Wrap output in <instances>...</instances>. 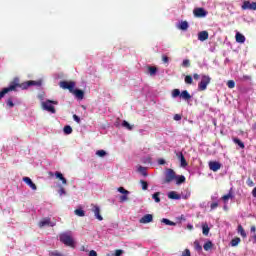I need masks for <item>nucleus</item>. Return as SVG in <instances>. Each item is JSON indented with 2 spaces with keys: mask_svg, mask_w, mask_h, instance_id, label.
I'll list each match as a JSON object with an SVG mask.
<instances>
[{
  "mask_svg": "<svg viewBox=\"0 0 256 256\" xmlns=\"http://www.w3.org/2000/svg\"><path fill=\"white\" fill-rule=\"evenodd\" d=\"M41 87V81L29 80L23 83L19 82V78H14L12 82H10L9 87H14L12 91H17V88L20 89H29V87Z\"/></svg>",
  "mask_w": 256,
  "mask_h": 256,
  "instance_id": "nucleus-1",
  "label": "nucleus"
},
{
  "mask_svg": "<svg viewBox=\"0 0 256 256\" xmlns=\"http://www.w3.org/2000/svg\"><path fill=\"white\" fill-rule=\"evenodd\" d=\"M41 105H42V109L44 111H48V113L55 114V113H57V111L55 110V106H53V105H59V102L55 101V100H46V101L42 102Z\"/></svg>",
  "mask_w": 256,
  "mask_h": 256,
  "instance_id": "nucleus-2",
  "label": "nucleus"
},
{
  "mask_svg": "<svg viewBox=\"0 0 256 256\" xmlns=\"http://www.w3.org/2000/svg\"><path fill=\"white\" fill-rule=\"evenodd\" d=\"M60 241L66 245V247H75V241H73V238L69 234H61Z\"/></svg>",
  "mask_w": 256,
  "mask_h": 256,
  "instance_id": "nucleus-3",
  "label": "nucleus"
},
{
  "mask_svg": "<svg viewBox=\"0 0 256 256\" xmlns=\"http://www.w3.org/2000/svg\"><path fill=\"white\" fill-rule=\"evenodd\" d=\"M209 83H211V77L207 75H202L201 81L198 83V91H205Z\"/></svg>",
  "mask_w": 256,
  "mask_h": 256,
  "instance_id": "nucleus-4",
  "label": "nucleus"
},
{
  "mask_svg": "<svg viewBox=\"0 0 256 256\" xmlns=\"http://www.w3.org/2000/svg\"><path fill=\"white\" fill-rule=\"evenodd\" d=\"M193 14H194V17H196L197 19H205V17L209 15V12L205 10V8L199 7L193 10Z\"/></svg>",
  "mask_w": 256,
  "mask_h": 256,
  "instance_id": "nucleus-5",
  "label": "nucleus"
},
{
  "mask_svg": "<svg viewBox=\"0 0 256 256\" xmlns=\"http://www.w3.org/2000/svg\"><path fill=\"white\" fill-rule=\"evenodd\" d=\"M176 176L177 175L175 174V170L168 168L166 170L164 183H171V181H174V179H176Z\"/></svg>",
  "mask_w": 256,
  "mask_h": 256,
  "instance_id": "nucleus-6",
  "label": "nucleus"
},
{
  "mask_svg": "<svg viewBox=\"0 0 256 256\" xmlns=\"http://www.w3.org/2000/svg\"><path fill=\"white\" fill-rule=\"evenodd\" d=\"M60 87L62 89H68V91L70 93H73V91L75 90V82L73 81H70V82H67V81H61L60 82Z\"/></svg>",
  "mask_w": 256,
  "mask_h": 256,
  "instance_id": "nucleus-7",
  "label": "nucleus"
},
{
  "mask_svg": "<svg viewBox=\"0 0 256 256\" xmlns=\"http://www.w3.org/2000/svg\"><path fill=\"white\" fill-rule=\"evenodd\" d=\"M242 10L243 11H256V2H250L245 0L242 4Z\"/></svg>",
  "mask_w": 256,
  "mask_h": 256,
  "instance_id": "nucleus-8",
  "label": "nucleus"
},
{
  "mask_svg": "<svg viewBox=\"0 0 256 256\" xmlns=\"http://www.w3.org/2000/svg\"><path fill=\"white\" fill-rule=\"evenodd\" d=\"M38 225H39L40 229H42V227H47V226L55 227L56 223L51 222V218L47 217V218L42 219Z\"/></svg>",
  "mask_w": 256,
  "mask_h": 256,
  "instance_id": "nucleus-9",
  "label": "nucleus"
},
{
  "mask_svg": "<svg viewBox=\"0 0 256 256\" xmlns=\"http://www.w3.org/2000/svg\"><path fill=\"white\" fill-rule=\"evenodd\" d=\"M91 207V211L94 213L96 219H98V221H103V216H101V208L95 204H92Z\"/></svg>",
  "mask_w": 256,
  "mask_h": 256,
  "instance_id": "nucleus-10",
  "label": "nucleus"
},
{
  "mask_svg": "<svg viewBox=\"0 0 256 256\" xmlns=\"http://www.w3.org/2000/svg\"><path fill=\"white\" fill-rule=\"evenodd\" d=\"M208 165H209L210 171L217 172V171H219V169H221V163H219L217 161H210L208 163Z\"/></svg>",
  "mask_w": 256,
  "mask_h": 256,
  "instance_id": "nucleus-11",
  "label": "nucleus"
},
{
  "mask_svg": "<svg viewBox=\"0 0 256 256\" xmlns=\"http://www.w3.org/2000/svg\"><path fill=\"white\" fill-rule=\"evenodd\" d=\"M23 181H24V183H26V185H29V187L31 188L32 191H37V185L35 183H33V180H31V178L24 177Z\"/></svg>",
  "mask_w": 256,
  "mask_h": 256,
  "instance_id": "nucleus-12",
  "label": "nucleus"
},
{
  "mask_svg": "<svg viewBox=\"0 0 256 256\" xmlns=\"http://www.w3.org/2000/svg\"><path fill=\"white\" fill-rule=\"evenodd\" d=\"M176 156L180 160L181 167H187V160H185V156L183 155V152H177Z\"/></svg>",
  "mask_w": 256,
  "mask_h": 256,
  "instance_id": "nucleus-13",
  "label": "nucleus"
},
{
  "mask_svg": "<svg viewBox=\"0 0 256 256\" xmlns=\"http://www.w3.org/2000/svg\"><path fill=\"white\" fill-rule=\"evenodd\" d=\"M15 89V86H8L6 88H3L2 91H0V99H3L7 93H10V91H13Z\"/></svg>",
  "mask_w": 256,
  "mask_h": 256,
  "instance_id": "nucleus-14",
  "label": "nucleus"
},
{
  "mask_svg": "<svg viewBox=\"0 0 256 256\" xmlns=\"http://www.w3.org/2000/svg\"><path fill=\"white\" fill-rule=\"evenodd\" d=\"M153 222V216L151 214H146L140 219V223L147 224Z\"/></svg>",
  "mask_w": 256,
  "mask_h": 256,
  "instance_id": "nucleus-15",
  "label": "nucleus"
},
{
  "mask_svg": "<svg viewBox=\"0 0 256 256\" xmlns=\"http://www.w3.org/2000/svg\"><path fill=\"white\" fill-rule=\"evenodd\" d=\"M209 39V32L201 31L198 33V40L199 41H207Z\"/></svg>",
  "mask_w": 256,
  "mask_h": 256,
  "instance_id": "nucleus-16",
  "label": "nucleus"
},
{
  "mask_svg": "<svg viewBox=\"0 0 256 256\" xmlns=\"http://www.w3.org/2000/svg\"><path fill=\"white\" fill-rule=\"evenodd\" d=\"M72 94L75 95L77 99H83V97H85V92L80 89H74V91H72Z\"/></svg>",
  "mask_w": 256,
  "mask_h": 256,
  "instance_id": "nucleus-17",
  "label": "nucleus"
},
{
  "mask_svg": "<svg viewBox=\"0 0 256 256\" xmlns=\"http://www.w3.org/2000/svg\"><path fill=\"white\" fill-rule=\"evenodd\" d=\"M180 99H183L184 101H189L191 99V94L187 90H183L180 93Z\"/></svg>",
  "mask_w": 256,
  "mask_h": 256,
  "instance_id": "nucleus-18",
  "label": "nucleus"
},
{
  "mask_svg": "<svg viewBox=\"0 0 256 256\" xmlns=\"http://www.w3.org/2000/svg\"><path fill=\"white\" fill-rule=\"evenodd\" d=\"M237 233L239 235H241V237H243V239H245L247 237V232H245V229L243 228V226L241 224H239L237 227Z\"/></svg>",
  "mask_w": 256,
  "mask_h": 256,
  "instance_id": "nucleus-19",
  "label": "nucleus"
},
{
  "mask_svg": "<svg viewBox=\"0 0 256 256\" xmlns=\"http://www.w3.org/2000/svg\"><path fill=\"white\" fill-rule=\"evenodd\" d=\"M55 177L59 179L63 185H67V179H65L61 172H55Z\"/></svg>",
  "mask_w": 256,
  "mask_h": 256,
  "instance_id": "nucleus-20",
  "label": "nucleus"
},
{
  "mask_svg": "<svg viewBox=\"0 0 256 256\" xmlns=\"http://www.w3.org/2000/svg\"><path fill=\"white\" fill-rule=\"evenodd\" d=\"M204 251H211L213 249V242L211 240H208L204 245H203Z\"/></svg>",
  "mask_w": 256,
  "mask_h": 256,
  "instance_id": "nucleus-21",
  "label": "nucleus"
},
{
  "mask_svg": "<svg viewBox=\"0 0 256 256\" xmlns=\"http://www.w3.org/2000/svg\"><path fill=\"white\" fill-rule=\"evenodd\" d=\"M235 37L237 43H245V36L243 34L237 32Z\"/></svg>",
  "mask_w": 256,
  "mask_h": 256,
  "instance_id": "nucleus-22",
  "label": "nucleus"
},
{
  "mask_svg": "<svg viewBox=\"0 0 256 256\" xmlns=\"http://www.w3.org/2000/svg\"><path fill=\"white\" fill-rule=\"evenodd\" d=\"M178 28L181 29V31H187L189 23H187V21H183L179 24Z\"/></svg>",
  "mask_w": 256,
  "mask_h": 256,
  "instance_id": "nucleus-23",
  "label": "nucleus"
},
{
  "mask_svg": "<svg viewBox=\"0 0 256 256\" xmlns=\"http://www.w3.org/2000/svg\"><path fill=\"white\" fill-rule=\"evenodd\" d=\"M233 142L240 147V149H245V143L239 138H233Z\"/></svg>",
  "mask_w": 256,
  "mask_h": 256,
  "instance_id": "nucleus-24",
  "label": "nucleus"
},
{
  "mask_svg": "<svg viewBox=\"0 0 256 256\" xmlns=\"http://www.w3.org/2000/svg\"><path fill=\"white\" fill-rule=\"evenodd\" d=\"M239 243H241V238H239V237L233 238L230 242L231 247H237V245H239Z\"/></svg>",
  "mask_w": 256,
  "mask_h": 256,
  "instance_id": "nucleus-25",
  "label": "nucleus"
},
{
  "mask_svg": "<svg viewBox=\"0 0 256 256\" xmlns=\"http://www.w3.org/2000/svg\"><path fill=\"white\" fill-rule=\"evenodd\" d=\"M122 127H125V129H128V131H133V125L129 124L127 120H124L122 122Z\"/></svg>",
  "mask_w": 256,
  "mask_h": 256,
  "instance_id": "nucleus-26",
  "label": "nucleus"
},
{
  "mask_svg": "<svg viewBox=\"0 0 256 256\" xmlns=\"http://www.w3.org/2000/svg\"><path fill=\"white\" fill-rule=\"evenodd\" d=\"M194 248L198 253H202V251H203V246H201V244H199V241L194 242Z\"/></svg>",
  "mask_w": 256,
  "mask_h": 256,
  "instance_id": "nucleus-27",
  "label": "nucleus"
},
{
  "mask_svg": "<svg viewBox=\"0 0 256 256\" xmlns=\"http://www.w3.org/2000/svg\"><path fill=\"white\" fill-rule=\"evenodd\" d=\"M168 198L169 199H181V196H179V194H177L175 191H172L168 194Z\"/></svg>",
  "mask_w": 256,
  "mask_h": 256,
  "instance_id": "nucleus-28",
  "label": "nucleus"
},
{
  "mask_svg": "<svg viewBox=\"0 0 256 256\" xmlns=\"http://www.w3.org/2000/svg\"><path fill=\"white\" fill-rule=\"evenodd\" d=\"M161 195L160 192H155L152 195V198L154 199L155 203H161V198L159 197Z\"/></svg>",
  "mask_w": 256,
  "mask_h": 256,
  "instance_id": "nucleus-29",
  "label": "nucleus"
},
{
  "mask_svg": "<svg viewBox=\"0 0 256 256\" xmlns=\"http://www.w3.org/2000/svg\"><path fill=\"white\" fill-rule=\"evenodd\" d=\"M74 214L77 215V217H85V210L83 209H76L74 211Z\"/></svg>",
  "mask_w": 256,
  "mask_h": 256,
  "instance_id": "nucleus-30",
  "label": "nucleus"
},
{
  "mask_svg": "<svg viewBox=\"0 0 256 256\" xmlns=\"http://www.w3.org/2000/svg\"><path fill=\"white\" fill-rule=\"evenodd\" d=\"M149 75L153 77V75H157V67L149 66L148 67Z\"/></svg>",
  "mask_w": 256,
  "mask_h": 256,
  "instance_id": "nucleus-31",
  "label": "nucleus"
},
{
  "mask_svg": "<svg viewBox=\"0 0 256 256\" xmlns=\"http://www.w3.org/2000/svg\"><path fill=\"white\" fill-rule=\"evenodd\" d=\"M65 135H71V133H73V128H71V126L69 125H66L64 126V129H63Z\"/></svg>",
  "mask_w": 256,
  "mask_h": 256,
  "instance_id": "nucleus-32",
  "label": "nucleus"
},
{
  "mask_svg": "<svg viewBox=\"0 0 256 256\" xmlns=\"http://www.w3.org/2000/svg\"><path fill=\"white\" fill-rule=\"evenodd\" d=\"M176 184L177 185H181V183H185V176L181 175V176H176Z\"/></svg>",
  "mask_w": 256,
  "mask_h": 256,
  "instance_id": "nucleus-33",
  "label": "nucleus"
},
{
  "mask_svg": "<svg viewBox=\"0 0 256 256\" xmlns=\"http://www.w3.org/2000/svg\"><path fill=\"white\" fill-rule=\"evenodd\" d=\"M138 172L141 173V175H143L144 177H147V168H145L143 166H139Z\"/></svg>",
  "mask_w": 256,
  "mask_h": 256,
  "instance_id": "nucleus-34",
  "label": "nucleus"
},
{
  "mask_svg": "<svg viewBox=\"0 0 256 256\" xmlns=\"http://www.w3.org/2000/svg\"><path fill=\"white\" fill-rule=\"evenodd\" d=\"M161 223H164L165 225L175 226V222H173V221H171V220H169L167 218H163L161 220Z\"/></svg>",
  "mask_w": 256,
  "mask_h": 256,
  "instance_id": "nucleus-35",
  "label": "nucleus"
},
{
  "mask_svg": "<svg viewBox=\"0 0 256 256\" xmlns=\"http://www.w3.org/2000/svg\"><path fill=\"white\" fill-rule=\"evenodd\" d=\"M209 225H207V224H204L203 226H202V233H203V235H205V236H207V235H209Z\"/></svg>",
  "mask_w": 256,
  "mask_h": 256,
  "instance_id": "nucleus-36",
  "label": "nucleus"
},
{
  "mask_svg": "<svg viewBox=\"0 0 256 256\" xmlns=\"http://www.w3.org/2000/svg\"><path fill=\"white\" fill-rule=\"evenodd\" d=\"M172 97H173V98L181 97V90H179V89H174V90L172 91Z\"/></svg>",
  "mask_w": 256,
  "mask_h": 256,
  "instance_id": "nucleus-37",
  "label": "nucleus"
},
{
  "mask_svg": "<svg viewBox=\"0 0 256 256\" xmlns=\"http://www.w3.org/2000/svg\"><path fill=\"white\" fill-rule=\"evenodd\" d=\"M229 199H233V194L231 192H229L228 194L222 196V201H229Z\"/></svg>",
  "mask_w": 256,
  "mask_h": 256,
  "instance_id": "nucleus-38",
  "label": "nucleus"
},
{
  "mask_svg": "<svg viewBox=\"0 0 256 256\" xmlns=\"http://www.w3.org/2000/svg\"><path fill=\"white\" fill-rule=\"evenodd\" d=\"M140 183H141V185H142L143 191H147V189H149V184L147 183V181H145V180H140Z\"/></svg>",
  "mask_w": 256,
  "mask_h": 256,
  "instance_id": "nucleus-39",
  "label": "nucleus"
},
{
  "mask_svg": "<svg viewBox=\"0 0 256 256\" xmlns=\"http://www.w3.org/2000/svg\"><path fill=\"white\" fill-rule=\"evenodd\" d=\"M118 192L122 193V195H129V190H126L124 187H119Z\"/></svg>",
  "mask_w": 256,
  "mask_h": 256,
  "instance_id": "nucleus-40",
  "label": "nucleus"
},
{
  "mask_svg": "<svg viewBox=\"0 0 256 256\" xmlns=\"http://www.w3.org/2000/svg\"><path fill=\"white\" fill-rule=\"evenodd\" d=\"M96 155L98 157H105V155H107V152L105 150H98L96 151Z\"/></svg>",
  "mask_w": 256,
  "mask_h": 256,
  "instance_id": "nucleus-41",
  "label": "nucleus"
},
{
  "mask_svg": "<svg viewBox=\"0 0 256 256\" xmlns=\"http://www.w3.org/2000/svg\"><path fill=\"white\" fill-rule=\"evenodd\" d=\"M246 184L248 187H255V182H253V179H251V177L247 179Z\"/></svg>",
  "mask_w": 256,
  "mask_h": 256,
  "instance_id": "nucleus-42",
  "label": "nucleus"
},
{
  "mask_svg": "<svg viewBox=\"0 0 256 256\" xmlns=\"http://www.w3.org/2000/svg\"><path fill=\"white\" fill-rule=\"evenodd\" d=\"M227 87H228L229 89H235V81L229 80V81L227 82Z\"/></svg>",
  "mask_w": 256,
  "mask_h": 256,
  "instance_id": "nucleus-43",
  "label": "nucleus"
},
{
  "mask_svg": "<svg viewBox=\"0 0 256 256\" xmlns=\"http://www.w3.org/2000/svg\"><path fill=\"white\" fill-rule=\"evenodd\" d=\"M185 83H187L188 85H191V83H193V77H191V75L186 76Z\"/></svg>",
  "mask_w": 256,
  "mask_h": 256,
  "instance_id": "nucleus-44",
  "label": "nucleus"
},
{
  "mask_svg": "<svg viewBox=\"0 0 256 256\" xmlns=\"http://www.w3.org/2000/svg\"><path fill=\"white\" fill-rule=\"evenodd\" d=\"M127 195L128 194H124L120 196V203H125V201H129V197Z\"/></svg>",
  "mask_w": 256,
  "mask_h": 256,
  "instance_id": "nucleus-45",
  "label": "nucleus"
},
{
  "mask_svg": "<svg viewBox=\"0 0 256 256\" xmlns=\"http://www.w3.org/2000/svg\"><path fill=\"white\" fill-rule=\"evenodd\" d=\"M50 256H65L63 254H61V252L55 250L49 253Z\"/></svg>",
  "mask_w": 256,
  "mask_h": 256,
  "instance_id": "nucleus-46",
  "label": "nucleus"
},
{
  "mask_svg": "<svg viewBox=\"0 0 256 256\" xmlns=\"http://www.w3.org/2000/svg\"><path fill=\"white\" fill-rule=\"evenodd\" d=\"M240 79L241 81H251L252 77L249 75H243Z\"/></svg>",
  "mask_w": 256,
  "mask_h": 256,
  "instance_id": "nucleus-47",
  "label": "nucleus"
},
{
  "mask_svg": "<svg viewBox=\"0 0 256 256\" xmlns=\"http://www.w3.org/2000/svg\"><path fill=\"white\" fill-rule=\"evenodd\" d=\"M217 207H219V203L217 202H213L211 205H210V209L213 211L215 209H217Z\"/></svg>",
  "mask_w": 256,
  "mask_h": 256,
  "instance_id": "nucleus-48",
  "label": "nucleus"
},
{
  "mask_svg": "<svg viewBox=\"0 0 256 256\" xmlns=\"http://www.w3.org/2000/svg\"><path fill=\"white\" fill-rule=\"evenodd\" d=\"M181 256H191V250L185 249V251L182 252Z\"/></svg>",
  "mask_w": 256,
  "mask_h": 256,
  "instance_id": "nucleus-49",
  "label": "nucleus"
},
{
  "mask_svg": "<svg viewBox=\"0 0 256 256\" xmlns=\"http://www.w3.org/2000/svg\"><path fill=\"white\" fill-rule=\"evenodd\" d=\"M181 119H182L181 114H175L174 115V121H181Z\"/></svg>",
  "mask_w": 256,
  "mask_h": 256,
  "instance_id": "nucleus-50",
  "label": "nucleus"
},
{
  "mask_svg": "<svg viewBox=\"0 0 256 256\" xmlns=\"http://www.w3.org/2000/svg\"><path fill=\"white\" fill-rule=\"evenodd\" d=\"M73 119L74 121H76V123H81V118H79V116H77L76 114L73 115Z\"/></svg>",
  "mask_w": 256,
  "mask_h": 256,
  "instance_id": "nucleus-51",
  "label": "nucleus"
},
{
  "mask_svg": "<svg viewBox=\"0 0 256 256\" xmlns=\"http://www.w3.org/2000/svg\"><path fill=\"white\" fill-rule=\"evenodd\" d=\"M7 105H8V107H15V104L13 103V100H11V99H8Z\"/></svg>",
  "mask_w": 256,
  "mask_h": 256,
  "instance_id": "nucleus-52",
  "label": "nucleus"
},
{
  "mask_svg": "<svg viewBox=\"0 0 256 256\" xmlns=\"http://www.w3.org/2000/svg\"><path fill=\"white\" fill-rule=\"evenodd\" d=\"M189 65H190L189 60H184L182 63V67H189Z\"/></svg>",
  "mask_w": 256,
  "mask_h": 256,
  "instance_id": "nucleus-53",
  "label": "nucleus"
},
{
  "mask_svg": "<svg viewBox=\"0 0 256 256\" xmlns=\"http://www.w3.org/2000/svg\"><path fill=\"white\" fill-rule=\"evenodd\" d=\"M162 61H163V63H169V57L162 56Z\"/></svg>",
  "mask_w": 256,
  "mask_h": 256,
  "instance_id": "nucleus-54",
  "label": "nucleus"
},
{
  "mask_svg": "<svg viewBox=\"0 0 256 256\" xmlns=\"http://www.w3.org/2000/svg\"><path fill=\"white\" fill-rule=\"evenodd\" d=\"M165 160L163 158L158 159V165H165Z\"/></svg>",
  "mask_w": 256,
  "mask_h": 256,
  "instance_id": "nucleus-55",
  "label": "nucleus"
},
{
  "mask_svg": "<svg viewBox=\"0 0 256 256\" xmlns=\"http://www.w3.org/2000/svg\"><path fill=\"white\" fill-rule=\"evenodd\" d=\"M123 255V250H116L115 251V256H121Z\"/></svg>",
  "mask_w": 256,
  "mask_h": 256,
  "instance_id": "nucleus-56",
  "label": "nucleus"
},
{
  "mask_svg": "<svg viewBox=\"0 0 256 256\" xmlns=\"http://www.w3.org/2000/svg\"><path fill=\"white\" fill-rule=\"evenodd\" d=\"M88 256H97V252L95 250H91Z\"/></svg>",
  "mask_w": 256,
  "mask_h": 256,
  "instance_id": "nucleus-57",
  "label": "nucleus"
},
{
  "mask_svg": "<svg viewBox=\"0 0 256 256\" xmlns=\"http://www.w3.org/2000/svg\"><path fill=\"white\" fill-rule=\"evenodd\" d=\"M250 231H251V233H255L256 232V227L255 226H251Z\"/></svg>",
  "mask_w": 256,
  "mask_h": 256,
  "instance_id": "nucleus-58",
  "label": "nucleus"
},
{
  "mask_svg": "<svg viewBox=\"0 0 256 256\" xmlns=\"http://www.w3.org/2000/svg\"><path fill=\"white\" fill-rule=\"evenodd\" d=\"M193 78L197 81V80H199V74H194L193 75Z\"/></svg>",
  "mask_w": 256,
  "mask_h": 256,
  "instance_id": "nucleus-59",
  "label": "nucleus"
},
{
  "mask_svg": "<svg viewBox=\"0 0 256 256\" xmlns=\"http://www.w3.org/2000/svg\"><path fill=\"white\" fill-rule=\"evenodd\" d=\"M49 177H55V174L53 172H48Z\"/></svg>",
  "mask_w": 256,
  "mask_h": 256,
  "instance_id": "nucleus-60",
  "label": "nucleus"
},
{
  "mask_svg": "<svg viewBox=\"0 0 256 256\" xmlns=\"http://www.w3.org/2000/svg\"><path fill=\"white\" fill-rule=\"evenodd\" d=\"M147 161H148V163H151V158L150 157L147 158Z\"/></svg>",
  "mask_w": 256,
  "mask_h": 256,
  "instance_id": "nucleus-61",
  "label": "nucleus"
},
{
  "mask_svg": "<svg viewBox=\"0 0 256 256\" xmlns=\"http://www.w3.org/2000/svg\"><path fill=\"white\" fill-rule=\"evenodd\" d=\"M60 191H61V193H65V189H63V188H61Z\"/></svg>",
  "mask_w": 256,
  "mask_h": 256,
  "instance_id": "nucleus-62",
  "label": "nucleus"
},
{
  "mask_svg": "<svg viewBox=\"0 0 256 256\" xmlns=\"http://www.w3.org/2000/svg\"><path fill=\"white\" fill-rule=\"evenodd\" d=\"M188 229H193V226H191V225H188Z\"/></svg>",
  "mask_w": 256,
  "mask_h": 256,
  "instance_id": "nucleus-63",
  "label": "nucleus"
},
{
  "mask_svg": "<svg viewBox=\"0 0 256 256\" xmlns=\"http://www.w3.org/2000/svg\"><path fill=\"white\" fill-rule=\"evenodd\" d=\"M181 219H183V221H185V218L183 216H181Z\"/></svg>",
  "mask_w": 256,
  "mask_h": 256,
  "instance_id": "nucleus-64",
  "label": "nucleus"
}]
</instances>
